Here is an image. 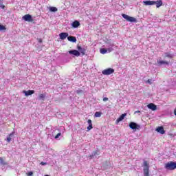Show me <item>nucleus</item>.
<instances>
[{"instance_id": "obj_1", "label": "nucleus", "mask_w": 176, "mask_h": 176, "mask_svg": "<svg viewBox=\"0 0 176 176\" xmlns=\"http://www.w3.org/2000/svg\"><path fill=\"white\" fill-rule=\"evenodd\" d=\"M165 168L166 170H175L176 168V162H167L166 164H165Z\"/></svg>"}, {"instance_id": "obj_2", "label": "nucleus", "mask_w": 176, "mask_h": 176, "mask_svg": "<svg viewBox=\"0 0 176 176\" xmlns=\"http://www.w3.org/2000/svg\"><path fill=\"white\" fill-rule=\"evenodd\" d=\"M122 16L123 17V19H125L126 21H129L130 23H137V19L133 16H130L126 14H122Z\"/></svg>"}, {"instance_id": "obj_3", "label": "nucleus", "mask_w": 176, "mask_h": 176, "mask_svg": "<svg viewBox=\"0 0 176 176\" xmlns=\"http://www.w3.org/2000/svg\"><path fill=\"white\" fill-rule=\"evenodd\" d=\"M144 176H149V164L148 161H144Z\"/></svg>"}, {"instance_id": "obj_4", "label": "nucleus", "mask_w": 176, "mask_h": 176, "mask_svg": "<svg viewBox=\"0 0 176 176\" xmlns=\"http://www.w3.org/2000/svg\"><path fill=\"white\" fill-rule=\"evenodd\" d=\"M115 72V69L113 68H108L102 72L103 75H112Z\"/></svg>"}, {"instance_id": "obj_5", "label": "nucleus", "mask_w": 176, "mask_h": 176, "mask_svg": "<svg viewBox=\"0 0 176 176\" xmlns=\"http://www.w3.org/2000/svg\"><path fill=\"white\" fill-rule=\"evenodd\" d=\"M130 129H132V130H139V129H141V126L138 125L135 122H131L129 124Z\"/></svg>"}, {"instance_id": "obj_6", "label": "nucleus", "mask_w": 176, "mask_h": 176, "mask_svg": "<svg viewBox=\"0 0 176 176\" xmlns=\"http://www.w3.org/2000/svg\"><path fill=\"white\" fill-rule=\"evenodd\" d=\"M126 116H127V113H124L123 114H122L116 121V123L118 124H119L120 122H122V120H123V119H124V118H126Z\"/></svg>"}, {"instance_id": "obj_7", "label": "nucleus", "mask_w": 176, "mask_h": 176, "mask_svg": "<svg viewBox=\"0 0 176 176\" xmlns=\"http://www.w3.org/2000/svg\"><path fill=\"white\" fill-rule=\"evenodd\" d=\"M25 21H32V16L30 14H25L22 17Z\"/></svg>"}, {"instance_id": "obj_8", "label": "nucleus", "mask_w": 176, "mask_h": 176, "mask_svg": "<svg viewBox=\"0 0 176 176\" xmlns=\"http://www.w3.org/2000/svg\"><path fill=\"white\" fill-rule=\"evenodd\" d=\"M69 54H72L73 56H76V57H79L80 56V53L78 50H70L69 51Z\"/></svg>"}, {"instance_id": "obj_9", "label": "nucleus", "mask_w": 176, "mask_h": 176, "mask_svg": "<svg viewBox=\"0 0 176 176\" xmlns=\"http://www.w3.org/2000/svg\"><path fill=\"white\" fill-rule=\"evenodd\" d=\"M60 39L62 41H64V39H66L68 38V33L67 32H62L59 34Z\"/></svg>"}, {"instance_id": "obj_10", "label": "nucleus", "mask_w": 176, "mask_h": 176, "mask_svg": "<svg viewBox=\"0 0 176 176\" xmlns=\"http://www.w3.org/2000/svg\"><path fill=\"white\" fill-rule=\"evenodd\" d=\"M147 107L148 109H151V111H156V109H157V107L153 103L148 104Z\"/></svg>"}, {"instance_id": "obj_11", "label": "nucleus", "mask_w": 176, "mask_h": 176, "mask_svg": "<svg viewBox=\"0 0 176 176\" xmlns=\"http://www.w3.org/2000/svg\"><path fill=\"white\" fill-rule=\"evenodd\" d=\"M23 93L25 94V96H32L35 93V91L34 90H28V91H23Z\"/></svg>"}, {"instance_id": "obj_12", "label": "nucleus", "mask_w": 176, "mask_h": 176, "mask_svg": "<svg viewBox=\"0 0 176 176\" xmlns=\"http://www.w3.org/2000/svg\"><path fill=\"white\" fill-rule=\"evenodd\" d=\"M156 131H157V133H160V134H164V133H166V131H164V128H163V126H158L156 129Z\"/></svg>"}, {"instance_id": "obj_13", "label": "nucleus", "mask_w": 176, "mask_h": 176, "mask_svg": "<svg viewBox=\"0 0 176 176\" xmlns=\"http://www.w3.org/2000/svg\"><path fill=\"white\" fill-rule=\"evenodd\" d=\"M16 134V132L12 131L9 135L7 137L6 141L7 142H10L12 141V137H13Z\"/></svg>"}, {"instance_id": "obj_14", "label": "nucleus", "mask_w": 176, "mask_h": 176, "mask_svg": "<svg viewBox=\"0 0 176 176\" xmlns=\"http://www.w3.org/2000/svg\"><path fill=\"white\" fill-rule=\"evenodd\" d=\"M73 28H78L80 25V23L78 21H74L72 24Z\"/></svg>"}, {"instance_id": "obj_15", "label": "nucleus", "mask_w": 176, "mask_h": 176, "mask_svg": "<svg viewBox=\"0 0 176 176\" xmlns=\"http://www.w3.org/2000/svg\"><path fill=\"white\" fill-rule=\"evenodd\" d=\"M143 3H144V5H146V6H152V5H155V1H143Z\"/></svg>"}, {"instance_id": "obj_16", "label": "nucleus", "mask_w": 176, "mask_h": 176, "mask_svg": "<svg viewBox=\"0 0 176 176\" xmlns=\"http://www.w3.org/2000/svg\"><path fill=\"white\" fill-rule=\"evenodd\" d=\"M155 4L156 5V8H160V6H163V1L157 0V1H155Z\"/></svg>"}, {"instance_id": "obj_17", "label": "nucleus", "mask_w": 176, "mask_h": 176, "mask_svg": "<svg viewBox=\"0 0 176 176\" xmlns=\"http://www.w3.org/2000/svg\"><path fill=\"white\" fill-rule=\"evenodd\" d=\"M67 40L69 42H73V43H75V42H76V37L72 36H69L67 37Z\"/></svg>"}, {"instance_id": "obj_18", "label": "nucleus", "mask_w": 176, "mask_h": 176, "mask_svg": "<svg viewBox=\"0 0 176 176\" xmlns=\"http://www.w3.org/2000/svg\"><path fill=\"white\" fill-rule=\"evenodd\" d=\"M157 65H163V64H166V65H168V62L166 60H157Z\"/></svg>"}, {"instance_id": "obj_19", "label": "nucleus", "mask_w": 176, "mask_h": 176, "mask_svg": "<svg viewBox=\"0 0 176 176\" xmlns=\"http://www.w3.org/2000/svg\"><path fill=\"white\" fill-rule=\"evenodd\" d=\"M101 115H102L101 111H96L94 114V118H101Z\"/></svg>"}, {"instance_id": "obj_20", "label": "nucleus", "mask_w": 176, "mask_h": 176, "mask_svg": "<svg viewBox=\"0 0 176 176\" xmlns=\"http://www.w3.org/2000/svg\"><path fill=\"white\" fill-rule=\"evenodd\" d=\"M45 97H46V95L45 94H40L38 95V99L39 100H45Z\"/></svg>"}, {"instance_id": "obj_21", "label": "nucleus", "mask_w": 176, "mask_h": 176, "mask_svg": "<svg viewBox=\"0 0 176 176\" xmlns=\"http://www.w3.org/2000/svg\"><path fill=\"white\" fill-rule=\"evenodd\" d=\"M165 57H168V58H173L174 56H173V54H171L168 52H166V53H165Z\"/></svg>"}, {"instance_id": "obj_22", "label": "nucleus", "mask_w": 176, "mask_h": 176, "mask_svg": "<svg viewBox=\"0 0 176 176\" xmlns=\"http://www.w3.org/2000/svg\"><path fill=\"white\" fill-rule=\"evenodd\" d=\"M107 52H108V50L105 48H101L100 50V52L101 53V54H105Z\"/></svg>"}, {"instance_id": "obj_23", "label": "nucleus", "mask_w": 176, "mask_h": 176, "mask_svg": "<svg viewBox=\"0 0 176 176\" xmlns=\"http://www.w3.org/2000/svg\"><path fill=\"white\" fill-rule=\"evenodd\" d=\"M96 155H98V151H94L93 154L89 155V157H94V156H96Z\"/></svg>"}, {"instance_id": "obj_24", "label": "nucleus", "mask_w": 176, "mask_h": 176, "mask_svg": "<svg viewBox=\"0 0 176 176\" xmlns=\"http://www.w3.org/2000/svg\"><path fill=\"white\" fill-rule=\"evenodd\" d=\"M86 50L85 48H81L80 53H81L82 56H85L86 54Z\"/></svg>"}, {"instance_id": "obj_25", "label": "nucleus", "mask_w": 176, "mask_h": 176, "mask_svg": "<svg viewBox=\"0 0 176 176\" xmlns=\"http://www.w3.org/2000/svg\"><path fill=\"white\" fill-rule=\"evenodd\" d=\"M50 12H57L58 9L56 7H50Z\"/></svg>"}, {"instance_id": "obj_26", "label": "nucleus", "mask_w": 176, "mask_h": 176, "mask_svg": "<svg viewBox=\"0 0 176 176\" xmlns=\"http://www.w3.org/2000/svg\"><path fill=\"white\" fill-rule=\"evenodd\" d=\"M91 129H93V124H89V125L87 127V131H90V130H91Z\"/></svg>"}, {"instance_id": "obj_27", "label": "nucleus", "mask_w": 176, "mask_h": 176, "mask_svg": "<svg viewBox=\"0 0 176 176\" xmlns=\"http://www.w3.org/2000/svg\"><path fill=\"white\" fill-rule=\"evenodd\" d=\"M5 30H6V27H5L3 25L0 24V31H3Z\"/></svg>"}, {"instance_id": "obj_28", "label": "nucleus", "mask_w": 176, "mask_h": 176, "mask_svg": "<svg viewBox=\"0 0 176 176\" xmlns=\"http://www.w3.org/2000/svg\"><path fill=\"white\" fill-rule=\"evenodd\" d=\"M0 163L1 164H3V165L6 164V163H5V162L3 161V158L2 157H0Z\"/></svg>"}, {"instance_id": "obj_29", "label": "nucleus", "mask_w": 176, "mask_h": 176, "mask_svg": "<svg viewBox=\"0 0 176 176\" xmlns=\"http://www.w3.org/2000/svg\"><path fill=\"white\" fill-rule=\"evenodd\" d=\"M77 94H81V93H83V91L82 89H78L76 91Z\"/></svg>"}, {"instance_id": "obj_30", "label": "nucleus", "mask_w": 176, "mask_h": 176, "mask_svg": "<svg viewBox=\"0 0 176 176\" xmlns=\"http://www.w3.org/2000/svg\"><path fill=\"white\" fill-rule=\"evenodd\" d=\"M60 135H61V133H58L56 134V135L55 136V139L57 140V138H58Z\"/></svg>"}, {"instance_id": "obj_31", "label": "nucleus", "mask_w": 176, "mask_h": 176, "mask_svg": "<svg viewBox=\"0 0 176 176\" xmlns=\"http://www.w3.org/2000/svg\"><path fill=\"white\" fill-rule=\"evenodd\" d=\"M146 83H149V85H152V80L151 79L147 80Z\"/></svg>"}, {"instance_id": "obj_32", "label": "nucleus", "mask_w": 176, "mask_h": 176, "mask_svg": "<svg viewBox=\"0 0 176 176\" xmlns=\"http://www.w3.org/2000/svg\"><path fill=\"white\" fill-rule=\"evenodd\" d=\"M77 49L80 52L82 48L81 46L77 45Z\"/></svg>"}, {"instance_id": "obj_33", "label": "nucleus", "mask_w": 176, "mask_h": 176, "mask_svg": "<svg viewBox=\"0 0 176 176\" xmlns=\"http://www.w3.org/2000/svg\"><path fill=\"white\" fill-rule=\"evenodd\" d=\"M34 174V173H32V171H30L29 173H28V176H31Z\"/></svg>"}, {"instance_id": "obj_34", "label": "nucleus", "mask_w": 176, "mask_h": 176, "mask_svg": "<svg viewBox=\"0 0 176 176\" xmlns=\"http://www.w3.org/2000/svg\"><path fill=\"white\" fill-rule=\"evenodd\" d=\"M40 164H41V166H46L47 163L46 162H41L40 163Z\"/></svg>"}, {"instance_id": "obj_35", "label": "nucleus", "mask_w": 176, "mask_h": 176, "mask_svg": "<svg viewBox=\"0 0 176 176\" xmlns=\"http://www.w3.org/2000/svg\"><path fill=\"white\" fill-rule=\"evenodd\" d=\"M107 52H109V53H111V52H112V50H113V49H112V48H109V49H107Z\"/></svg>"}, {"instance_id": "obj_36", "label": "nucleus", "mask_w": 176, "mask_h": 176, "mask_svg": "<svg viewBox=\"0 0 176 176\" xmlns=\"http://www.w3.org/2000/svg\"><path fill=\"white\" fill-rule=\"evenodd\" d=\"M87 123H88L89 125L93 124L91 123V120H87Z\"/></svg>"}, {"instance_id": "obj_37", "label": "nucleus", "mask_w": 176, "mask_h": 176, "mask_svg": "<svg viewBox=\"0 0 176 176\" xmlns=\"http://www.w3.org/2000/svg\"><path fill=\"white\" fill-rule=\"evenodd\" d=\"M108 100H109L108 98H103V101H104V102H105V101H108Z\"/></svg>"}, {"instance_id": "obj_38", "label": "nucleus", "mask_w": 176, "mask_h": 176, "mask_svg": "<svg viewBox=\"0 0 176 176\" xmlns=\"http://www.w3.org/2000/svg\"><path fill=\"white\" fill-rule=\"evenodd\" d=\"M135 113H141V111L140 110H138V111H135Z\"/></svg>"}, {"instance_id": "obj_39", "label": "nucleus", "mask_w": 176, "mask_h": 176, "mask_svg": "<svg viewBox=\"0 0 176 176\" xmlns=\"http://www.w3.org/2000/svg\"><path fill=\"white\" fill-rule=\"evenodd\" d=\"M1 9H5V6L4 5H1Z\"/></svg>"}, {"instance_id": "obj_40", "label": "nucleus", "mask_w": 176, "mask_h": 176, "mask_svg": "<svg viewBox=\"0 0 176 176\" xmlns=\"http://www.w3.org/2000/svg\"><path fill=\"white\" fill-rule=\"evenodd\" d=\"M38 42H39L40 43H42V39L39 38V39H38Z\"/></svg>"}, {"instance_id": "obj_41", "label": "nucleus", "mask_w": 176, "mask_h": 176, "mask_svg": "<svg viewBox=\"0 0 176 176\" xmlns=\"http://www.w3.org/2000/svg\"><path fill=\"white\" fill-rule=\"evenodd\" d=\"M174 115H175V116H176V109L174 110Z\"/></svg>"}]
</instances>
